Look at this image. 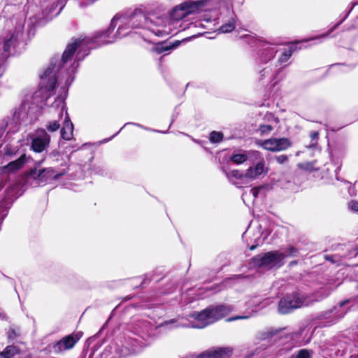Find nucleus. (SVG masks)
Returning a JSON list of instances; mask_svg holds the SVG:
<instances>
[{
  "instance_id": "1",
  "label": "nucleus",
  "mask_w": 358,
  "mask_h": 358,
  "mask_svg": "<svg viewBox=\"0 0 358 358\" xmlns=\"http://www.w3.org/2000/svg\"><path fill=\"white\" fill-rule=\"evenodd\" d=\"M168 21L166 17H158L154 22L153 18L144 14L142 8H138L129 15H115L107 30L99 31L91 37L80 36L72 39L62 55V61L67 65L71 62L76 50L78 51L77 57L82 52L83 55H87V51L91 48L113 43L117 38L128 35L131 32L130 29L141 27L149 30L157 36L169 35L172 34V24Z\"/></svg>"
},
{
  "instance_id": "2",
  "label": "nucleus",
  "mask_w": 358,
  "mask_h": 358,
  "mask_svg": "<svg viewBox=\"0 0 358 358\" xmlns=\"http://www.w3.org/2000/svg\"><path fill=\"white\" fill-rule=\"evenodd\" d=\"M68 66L69 64L67 65L64 64L62 57L57 64L52 63L41 76L38 90L31 96H27L21 105L15 108L13 115L17 113L19 120L24 122L29 116H31L47 105L57 81H59L62 75L66 71L65 68Z\"/></svg>"
},
{
  "instance_id": "3",
  "label": "nucleus",
  "mask_w": 358,
  "mask_h": 358,
  "mask_svg": "<svg viewBox=\"0 0 358 358\" xmlns=\"http://www.w3.org/2000/svg\"><path fill=\"white\" fill-rule=\"evenodd\" d=\"M78 66V64L76 63V60L71 58V62H69V66L66 67V71L59 78V85H62V92L55 99L52 108L58 113L59 120H62L64 115V118L61 129V137L66 141H69L73 137V125L71 122L70 117L67 113V110L65 104V99L68 91V87L71 85L73 80V75Z\"/></svg>"
},
{
  "instance_id": "4",
  "label": "nucleus",
  "mask_w": 358,
  "mask_h": 358,
  "mask_svg": "<svg viewBox=\"0 0 358 358\" xmlns=\"http://www.w3.org/2000/svg\"><path fill=\"white\" fill-rule=\"evenodd\" d=\"M231 310L232 308L230 306L210 307L201 312H194L192 313L189 315L186 322H178L176 320H171L164 322L163 325L166 326L176 323L175 325L176 327H182L202 329L227 316Z\"/></svg>"
},
{
  "instance_id": "5",
  "label": "nucleus",
  "mask_w": 358,
  "mask_h": 358,
  "mask_svg": "<svg viewBox=\"0 0 358 358\" xmlns=\"http://www.w3.org/2000/svg\"><path fill=\"white\" fill-rule=\"evenodd\" d=\"M139 330L137 331L138 338H129L127 341L126 345H120L117 343H113L105 349V353L111 355L110 358L125 357L130 355L141 352L145 346L146 343L144 336L141 334H146L151 329L150 323L144 320L138 321L137 324Z\"/></svg>"
},
{
  "instance_id": "6",
  "label": "nucleus",
  "mask_w": 358,
  "mask_h": 358,
  "mask_svg": "<svg viewBox=\"0 0 358 358\" xmlns=\"http://www.w3.org/2000/svg\"><path fill=\"white\" fill-rule=\"evenodd\" d=\"M311 300L303 294L294 292L280 299L278 303V311L281 314H287L292 310L308 306Z\"/></svg>"
},
{
  "instance_id": "7",
  "label": "nucleus",
  "mask_w": 358,
  "mask_h": 358,
  "mask_svg": "<svg viewBox=\"0 0 358 358\" xmlns=\"http://www.w3.org/2000/svg\"><path fill=\"white\" fill-rule=\"evenodd\" d=\"M283 257L281 251L274 250L258 255L253 260L255 265L271 269L282 266L284 264Z\"/></svg>"
},
{
  "instance_id": "8",
  "label": "nucleus",
  "mask_w": 358,
  "mask_h": 358,
  "mask_svg": "<svg viewBox=\"0 0 358 358\" xmlns=\"http://www.w3.org/2000/svg\"><path fill=\"white\" fill-rule=\"evenodd\" d=\"M204 6L202 1H189L175 6L171 12V17L173 20H180L187 15L198 12Z\"/></svg>"
},
{
  "instance_id": "9",
  "label": "nucleus",
  "mask_w": 358,
  "mask_h": 358,
  "mask_svg": "<svg viewBox=\"0 0 358 358\" xmlns=\"http://www.w3.org/2000/svg\"><path fill=\"white\" fill-rule=\"evenodd\" d=\"M258 144L264 149L271 152L285 150L292 145L290 140L287 138H271L260 141Z\"/></svg>"
},
{
  "instance_id": "10",
  "label": "nucleus",
  "mask_w": 358,
  "mask_h": 358,
  "mask_svg": "<svg viewBox=\"0 0 358 358\" xmlns=\"http://www.w3.org/2000/svg\"><path fill=\"white\" fill-rule=\"evenodd\" d=\"M31 148L36 152H43L49 145L50 136L44 129H38L31 135Z\"/></svg>"
},
{
  "instance_id": "11",
  "label": "nucleus",
  "mask_w": 358,
  "mask_h": 358,
  "mask_svg": "<svg viewBox=\"0 0 358 358\" xmlns=\"http://www.w3.org/2000/svg\"><path fill=\"white\" fill-rule=\"evenodd\" d=\"M231 354L230 347L213 348L201 353L198 358H229Z\"/></svg>"
},
{
  "instance_id": "12",
  "label": "nucleus",
  "mask_w": 358,
  "mask_h": 358,
  "mask_svg": "<svg viewBox=\"0 0 358 358\" xmlns=\"http://www.w3.org/2000/svg\"><path fill=\"white\" fill-rule=\"evenodd\" d=\"M80 336H81L79 334H77L75 336L70 335L66 336L53 345V351L56 353H59L64 350L72 348L80 339Z\"/></svg>"
},
{
  "instance_id": "13",
  "label": "nucleus",
  "mask_w": 358,
  "mask_h": 358,
  "mask_svg": "<svg viewBox=\"0 0 358 358\" xmlns=\"http://www.w3.org/2000/svg\"><path fill=\"white\" fill-rule=\"evenodd\" d=\"M266 173L264 160L259 162L256 165L250 166L245 172L248 184L258 178L262 174Z\"/></svg>"
},
{
  "instance_id": "14",
  "label": "nucleus",
  "mask_w": 358,
  "mask_h": 358,
  "mask_svg": "<svg viewBox=\"0 0 358 358\" xmlns=\"http://www.w3.org/2000/svg\"><path fill=\"white\" fill-rule=\"evenodd\" d=\"M63 173L59 174H55L54 169L52 168L41 169L37 171L36 170H32L30 171V176L34 179H38L41 182H45L50 178L57 179L59 176H62Z\"/></svg>"
},
{
  "instance_id": "15",
  "label": "nucleus",
  "mask_w": 358,
  "mask_h": 358,
  "mask_svg": "<svg viewBox=\"0 0 358 358\" xmlns=\"http://www.w3.org/2000/svg\"><path fill=\"white\" fill-rule=\"evenodd\" d=\"M27 162V157L25 155H21L17 159L13 161L1 168V171L4 173H13L21 169Z\"/></svg>"
},
{
  "instance_id": "16",
  "label": "nucleus",
  "mask_w": 358,
  "mask_h": 358,
  "mask_svg": "<svg viewBox=\"0 0 358 358\" xmlns=\"http://www.w3.org/2000/svg\"><path fill=\"white\" fill-rule=\"evenodd\" d=\"M276 47L270 43H264L261 49L260 59L263 62H267L272 59L276 52Z\"/></svg>"
},
{
  "instance_id": "17",
  "label": "nucleus",
  "mask_w": 358,
  "mask_h": 358,
  "mask_svg": "<svg viewBox=\"0 0 358 358\" xmlns=\"http://www.w3.org/2000/svg\"><path fill=\"white\" fill-rule=\"evenodd\" d=\"M226 176L229 180L234 184H248L245 172H241L238 170H232L227 173Z\"/></svg>"
},
{
  "instance_id": "18",
  "label": "nucleus",
  "mask_w": 358,
  "mask_h": 358,
  "mask_svg": "<svg viewBox=\"0 0 358 358\" xmlns=\"http://www.w3.org/2000/svg\"><path fill=\"white\" fill-rule=\"evenodd\" d=\"M22 122L19 120L17 113L13 115L11 117H7L5 123V129H7L8 133H15L18 131Z\"/></svg>"
},
{
  "instance_id": "19",
  "label": "nucleus",
  "mask_w": 358,
  "mask_h": 358,
  "mask_svg": "<svg viewBox=\"0 0 358 358\" xmlns=\"http://www.w3.org/2000/svg\"><path fill=\"white\" fill-rule=\"evenodd\" d=\"M22 33V28L20 27L17 32L8 34L4 39L3 49L6 52L9 51L10 47L14 45L18 36Z\"/></svg>"
},
{
  "instance_id": "20",
  "label": "nucleus",
  "mask_w": 358,
  "mask_h": 358,
  "mask_svg": "<svg viewBox=\"0 0 358 358\" xmlns=\"http://www.w3.org/2000/svg\"><path fill=\"white\" fill-rule=\"evenodd\" d=\"M19 353L20 349L17 346L13 345H8L0 352V358H11Z\"/></svg>"
},
{
  "instance_id": "21",
  "label": "nucleus",
  "mask_w": 358,
  "mask_h": 358,
  "mask_svg": "<svg viewBox=\"0 0 358 358\" xmlns=\"http://www.w3.org/2000/svg\"><path fill=\"white\" fill-rule=\"evenodd\" d=\"M248 156L245 151L234 152L230 159L236 164H241L247 161Z\"/></svg>"
},
{
  "instance_id": "22",
  "label": "nucleus",
  "mask_w": 358,
  "mask_h": 358,
  "mask_svg": "<svg viewBox=\"0 0 358 358\" xmlns=\"http://www.w3.org/2000/svg\"><path fill=\"white\" fill-rule=\"evenodd\" d=\"M180 42L176 41L175 43H173L171 45H168L166 44H157L153 50L157 52L158 54L163 53L165 52H169L171 50L176 48Z\"/></svg>"
},
{
  "instance_id": "23",
  "label": "nucleus",
  "mask_w": 358,
  "mask_h": 358,
  "mask_svg": "<svg viewBox=\"0 0 358 358\" xmlns=\"http://www.w3.org/2000/svg\"><path fill=\"white\" fill-rule=\"evenodd\" d=\"M293 51L294 49L292 46L284 49L283 52L281 53L278 59L279 63L282 64L287 62L290 57L292 56Z\"/></svg>"
},
{
  "instance_id": "24",
  "label": "nucleus",
  "mask_w": 358,
  "mask_h": 358,
  "mask_svg": "<svg viewBox=\"0 0 358 358\" xmlns=\"http://www.w3.org/2000/svg\"><path fill=\"white\" fill-rule=\"evenodd\" d=\"M275 122H270V124H260L259 126V131L262 136L269 134L275 128H273V124Z\"/></svg>"
},
{
  "instance_id": "25",
  "label": "nucleus",
  "mask_w": 358,
  "mask_h": 358,
  "mask_svg": "<svg viewBox=\"0 0 358 358\" xmlns=\"http://www.w3.org/2000/svg\"><path fill=\"white\" fill-rule=\"evenodd\" d=\"M264 122L262 124H270V122H271V121L273 122H275V123L273 124V128H275L277 127L278 123H279V120L278 117H275L272 113H268L266 114H265V115L264 116Z\"/></svg>"
},
{
  "instance_id": "26",
  "label": "nucleus",
  "mask_w": 358,
  "mask_h": 358,
  "mask_svg": "<svg viewBox=\"0 0 358 358\" xmlns=\"http://www.w3.org/2000/svg\"><path fill=\"white\" fill-rule=\"evenodd\" d=\"M281 254L284 256V260L287 257H296L298 254V250L293 246H289L284 252L281 251Z\"/></svg>"
},
{
  "instance_id": "27",
  "label": "nucleus",
  "mask_w": 358,
  "mask_h": 358,
  "mask_svg": "<svg viewBox=\"0 0 358 358\" xmlns=\"http://www.w3.org/2000/svg\"><path fill=\"white\" fill-rule=\"evenodd\" d=\"M235 27L234 20L232 19L229 22L222 25L220 28V30L222 33H229L235 29Z\"/></svg>"
},
{
  "instance_id": "28",
  "label": "nucleus",
  "mask_w": 358,
  "mask_h": 358,
  "mask_svg": "<svg viewBox=\"0 0 358 358\" xmlns=\"http://www.w3.org/2000/svg\"><path fill=\"white\" fill-rule=\"evenodd\" d=\"M209 138L212 143H219L222 140L223 134L221 132L214 131L210 134Z\"/></svg>"
},
{
  "instance_id": "29",
  "label": "nucleus",
  "mask_w": 358,
  "mask_h": 358,
  "mask_svg": "<svg viewBox=\"0 0 358 358\" xmlns=\"http://www.w3.org/2000/svg\"><path fill=\"white\" fill-rule=\"evenodd\" d=\"M339 25V23L331 27L327 34H320L316 37L306 39L304 41L308 42L313 40H320L322 38H327L332 31H334Z\"/></svg>"
},
{
  "instance_id": "30",
  "label": "nucleus",
  "mask_w": 358,
  "mask_h": 358,
  "mask_svg": "<svg viewBox=\"0 0 358 358\" xmlns=\"http://www.w3.org/2000/svg\"><path fill=\"white\" fill-rule=\"evenodd\" d=\"M60 127V124L58 120H53L49 122L46 125V129L50 132L56 131Z\"/></svg>"
},
{
  "instance_id": "31",
  "label": "nucleus",
  "mask_w": 358,
  "mask_h": 358,
  "mask_svg": "<svg viewBox=\"0 0 358 358\" xmlns=\"http://www.w3.org/2000/svg\"><path fill=\"white\" fill-rule=\"evenodd\" d=\"M311 353L306 349L300 350L296 355H292L293 358H310Z\"/></svg>"
},
{
  "instance_id": "32",
  "label": "nucleus",
  "mask_w": 358,
  "mask_h": 358,
  "mask_svg": "<svg viewBox=\"0 0 358 358\" xmlns=\"http://www.w3.org/2000/svg\"><path fill=\"white\" fill-rule=\"evenodd\" d=\"M311 141L309 145L310 148H315L317 143L319 133L317 131H312L310 134Z\"/></svg>"
},
{
  "instance_id": "33",
  "label": "nucleus",
  "mask_w": 358,
  "mask_h": 358,
  "mask_svg": "<svg viewBox=\"0 0 358 358\" xmlns=\"http://www.w3.org/2000/svg\"><path fill=\"white\" fill-rule=\"evenodd\" d=\"M348 208L355 212H358V201L352 200L348 203Z\"/></svg>"
},
{
  "instance_id": "34",
  "label": "nucleus",
  "mask_w": 358,
  "mask_h": 358,
  "mask_svg": "<svg viewBox=\"0 0 358 358\" xmlns=\"http://www.w3.org/2000/svg\"><path fill=\"white\" fill-rule=\"evenodd\" d=\"M261 189H262V187H254L250 190V194L252 195L254 199L257 198Z\"/></svg>"
},
{
  "instance_id": "35",
  "label": "nucleus",
  "mask_w": 358,
  "mask_h": 358,
  "mask_svg": "<svg viewBox=\"0 0 358 358\" xmlns=\"http://www.w3.org/2000/svg\"><path fill=\"white\" fill-rule=\"evenodd\" d=\"M17 336H18V334L16 332V331L11 328L9 329L8 332V337L10 340H14Z\"/></svg>"
},
{
  "instance_id": "36",
  "label": "nucleus",
  "mask_w": 358,
  "mask_h": 358,
  "mask_svg": "<svg viewBox=\"0 0 358 358\" xmlns=\"http://www.w3.org/2000/svg\"><path fill=\"white\" fill-rule=\"evenodd\" d=\"M287 159H288L287 157L285 155H281L276 157L277 162L280 164L285 163L287 161Z\"/></svg>"
},
{
  "instance_id": "37",
  "label": "nucleus",
  "mask_w": 358,
  "mask_h": 358,
  "mask_svg": "<svg viewBox=\"0 0 358 358\" xmlns=\"http://www.w3.org/2000/svg\"><path fill=\"white\" fill-rule=\"evenodd\" d=\"M271 72V68L266 67L261 72V77H265L266 75H268Z\"/></svg>"
},
{
  "instance_id": "38",
  "label": "nucleus",
  "mask_w": 358,
  "mask_h": 358,
  "mask_svg": "<svg viewBox=\"0 0 358 358\" xmlns=\"http://www.w3.org/2000/svg\"><path fill=\"white\" fill-rule=\"evenodd\" d=\"M248 317H249V316H238V317H236L228 319L227 320L228 321H232V320H238V319H246V318H248Z\"/></svg>"
},
{
  "instance_id": "39",
  "label": "nucleus",
  "mask_w": 358,
  "mask_h": 358,
  "mask_svg": "<svg viewBox=\"0 0 358 358\" xmlns=\"http://www.w3.org/2000/svg\"><path fill=\"white\" fill-rule=\"evenodd\" d=\"M326 259H327V260H328V261H330V262H334V260L333 259V257H332V256H328V255H327V256H326Z\"/></svg>"
},
{
  "instance_id": "40",
  "label": "nucleus",
  "mask_w": 358,
  "mask_h": 358,
  "mask_svg": "<svg viewBox=\"0 0 358 358\" xmlns=\"http://www.w3.org/2000/svg\"><path fill=\"white\" fill-rule=\"evenodd\" d=\"M255 248H256V245H252L250 249V250H253Z\"/></svg>"
},
{
  "instance_id": "41",
  "label": "nucleus",
  "mask_w": 358,
  "mask_h": 358,
  "mask_svg": "<svg viewBox=\"0 0 358 358\" xmlns=\"http://www.w3.org/2000/svg\"><path fill=\"white\" fill-rule=\"evenodd\" d=\"M348 301H343L341 303V306H343L345 303H346Z\"/></svg>"
},
{
  "instance_id": "42",
  "label": "nucleus",
  "mask_w": 358,
  "mask_h": 358,
  "mask_svg": "<svg viewBox=\"0 0 358 358\" xmlns=\"http://www.w3.org/2000/svg\"><path fill=\"white\" fill-rule=\"evenodd\" d=\"M329 292H327V293H326V294L324 295V296H328V295L329 294Z\"/></svg>"
},
{
  "instance_id": "43",
  "label": "nucleus",
  "mask_w": 358,
  "mask_h": 358,
  "mask_svg": "<svg viewBox=\"0 0 358 358\" xmlns=\"http://www.w3.org/2000/svg\"><path fill=\"white\" fill-rule=\"evenodd\" d=\"M122 129H123V127H121V128L119 129V131H118V132L121 131Z\"/></svg>"
},
{
  "instance_id": "44",
  "label": "nucleus",
  "mask_w": 358,
  "mask_h": 358,
  "mask_svg": "<svg viewBox=\"0 0 358 358\" xmlns=\"http://www.w3.org/2000/svg\"><path fill=\"white\" fill-rule=\"evenodd\" d=\"M122 129H123V127H121V128L119 129V131H118V132L121 131Z\"/></svg>"
},
{
  "instance_id": "45",
  "label": "nucleus",
  "mask_w": 358,
  "mask_h": 358,
  "mask_svg": "<svg viewBox=\"0 0 358 358\" xmlns=\"http://www.w3.org/2000/svg\"><path fill=\"white\" fill-rule=\"evenodd\" d=\"M122 129H123V127H121V128L119 129V131H118V132L121 131Z\"/></svg>"
},
{
  "instance_id": "46",
  "label": "nucleus",
  "mask_w": 358,
  "mask_h": 358,
  "mask_svg": "<svg viewBox=\"0 0 358 358\" xmlns=\"http://www.w3.org/2000/svg\"><path fill=\"white\" fill-rule=\"evenodd\" d=\"M122 129H123V127H121V128L119 129V131H118V132L121 131Z\"/></svg>"
},
{
  "instance_id": "47",
  "label": "nucleus",
  "mask_w": 358,
  "mask_h": 358,
  "mask_svg": "<svg viewBox=\"0 0 358 358\" xmlns=\"http://www.w3.org/2000/svg\"><path fill=\"white\" fill-rule=\"evenodd\" d=\"M136 126L139 127H142L140 124H135Z\"/></svg>"
},
{
  "instance_id": "48",
  "label": "nucleus",
  "mask_w": 358,
  "mask_h": 358,
  "mask_svg": "<svg viewBox=\"0 0 358 358\" xmlns=\"http://www.w3.org/2000/svg\"><path fill=\"white\" fill-rule=\"evenodd\" d=\"M245 194H243V200H244L243 197L245 196Z\"/></svg>"
},
{
  "instance_id": "49",
  "label": "nucleus",
  "mask_w": 358,
  "mask_h": 358,
  "mask_svg": "<svg viewBox=\"0 0 358 358\" xmlns=\"http://www.w3.org/2000/svg\"><path fill=\"white\" fill-rule=\"evenodd\" d=\"M118 133H119V132H116V133L115 134V136H117V135L118 134Z\"/></svg>"
},
{
  "instance_id": "50",
  "label": "nucleus",
  "mask_w": 358,
  "mask_h": 358,
  "mask_svg": "<svg viewBox=\"0 0 358 358\" xmlns=\"http://www.w3.org/2000/svg\"><path fill=\"white\" fill-rule=\"evenodd\" d=\"M118 133H119V132H116V133L115 134V136H117V135L118 134Z\"/></svg>"
},
{
  "instance_id": "51",
  "label": "nucleus",
  "mask_w": 358,
  "mask_h": 358,
  "mask_svg": "<svg viewBox=\"0 0 358 358\" xmlns=\"http://www.w3.org/2000/svg\"><path fill=\"white\" fill-rule=\"evenodd\" d=\"M118 133H119V132H116V133L115 134V136H117V135L118 134Z\"/></svg>"
},
{
  "instance_id": "52",
  "label": "nucleus",
  "mask_w": 358,
  "mask_h": 358,
  "mask_svg": "<svg viewBox=\"0 0 358 358\" xmlns=\"http://www.w3.org/2000/svg\"><path fill=\"white\" fill-rule=\"evenodd\" d=\"M357 250H358V245H357Z\"/></svg>"
}]
</instances>
